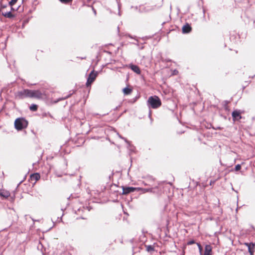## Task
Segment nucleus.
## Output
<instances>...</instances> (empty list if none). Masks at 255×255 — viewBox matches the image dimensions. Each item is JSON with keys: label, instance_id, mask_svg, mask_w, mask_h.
Segmentation results:
<instances>
[{"label": "nucleus", "instance_id": "nucleus-26", "mask_svg": "<svg viewBox=\"0 0 255 255\" xmlns=\"http://www.w3.org/2000/svg\"><path fill=\"white\" fill-rule=\"evenodd\" d=\"M249 252L250 254V255H254V251L252 250H249Z\"/></svg>", "mask_w": 255, "mask_h": 255}, {"label": "nucleus", "instance_id": "nucleus-9", "mask_svg": "<svg viewBox=\"0 0 255 255\" xmlns=\"http://www.w3.org/2000/svg\"><path fill=\"white\" fill-rule=\"evenodd\" d=\"M182 30L183 33H187L191 30V27L188 24H186L183 25Z\"/></svg>", "mask_w": 255, "mask_h": 255}, {"label": "nucleus", "instance_id": "nucleus-6", "mask_svg": "<svg viewBox=\"0 0 255 255\" xmlns=\"http://www.w3.org/2000/svg\"><path fill=\"white\" fill-rule=\"evenodd\" d=\"M30 98H41L42 97V94L39 90H29Z\"/></svg>", "mask_w": 255, "mask_h": 255}, {"label": "nucleus", "instance_id": "nucleus-11", "mask_svg": "<svg viewBox=\"0 0 255 255\" xmlns=\"http://www.w3.org/2000/svg\"><path fill=\"white\" fill-rule=\"evenodd\" d=\"M40 178V176L39 173H34L30 175V179L32 181H34L35 183Z\"/></svg>", "mask_w": 255, "mask_h": 255}, {"label": "nucleus", "instance_id": "nucleus-13", "mask_svg": "<svg viewBox=\"0 0 255 255\" xmlns=\"http://www.w3.org/2000/svg\"><path fill=\"white\" fill-rule=\"evenodd\" d=\"M0 196L6 198L10 196V193L9 192L7 191L0 190Z\"/></svg>", "mask_w": 255, "mask_h": 255}, {"label": "nucleus", "instance_id": "nucleus-22", "mask_svg": "<svg viewBox=\"0 0 255 255\" xmlns=\"http://www.w3.org/2000/svg\"><path fill=\"white\" fill-rule=\"evenodd\" d=\"M59 0L61 2H62V3H68L69 2L71 1L72 0Z\"/></svg>", "mask_w": 255, "mask_h": 255}, {"label": "nucleus", "instance_id": "nucleus-7", "mask_svg": "<svg viewBox=\"0 0 255 255\" xmlns=\"http://www.w3.org/2000/svg\"><path fill=\"white\" fill-rule=\"evenodd\" d=\"M136 190H137V188L132 187H123V194H128L130 192H133Z\"/></svg>", "mask_w": 255, "mask_h": 255}, {"label": "nucleus", "instance_id": "nucleus-25", "mask_svg": "<svg viewBox=\"0 0 255 255\" xmlns=\"http://www.w3.org/2000/svg\"><path fill=\"white\" fill-rule=\"evenodd\" d=\"M195 243V241L194 240L190 241L187 243V245H190Z\"/></svg>", "mask_w": 255, "mask_h": 255}, {"label": "nucleus", "instance_id": "nucleus-8", "mask_svg": "<svg viewBox=\"0 0 255 255\" xmlns=\"http://www.w3.org/2000/svg\"><path fill=\"white\" fill-rule=\"evenodd\" d=\"M129 67L133 72H134L136 74H140V70L137 66L135 65L130 64Z\"/></svg>", "mask_w": 255, "mask_h": 255}, {"label": "nucleus", "instance_id": "nucleus-17", "mask_svg": "<svg viewBox=\"0 0 255 255\" xmlns=\"http://www.w3.org/2000/svg\"><path fill=\"white\" fill-rule=\"evenodd\" d=\"M245 245L248 247V250H252L255 245L254 243H246Z\"/></svg>", "mask_w": 255, "mask_h": 255}, {"label": "nucleus", "instance_id": "nucleus-24", "mask_svg": "<svg viewBox=\"0 0 255 255\" xmlns=\"http://www.w3.org/2000/svg\"><path fill=\"white\" fill-rule=\"evenodd\" d=\"M3 8V9H6L7 8H8V5H6L1 4L0 8Z\"/></svg>", "mask_w": 255, "mask_h": 255}, {"label": "nucleus", "instance_id": "nucleus-19", "mask_svg": "<svg viewBox=\"0 0 255 255\" xmlns=\"http://www.w3.org/2000/svg\"><path fill=\"white\" fill-rule=\"evenodd\" d=\"M118 136L119 137H120L122 139H123L126 143H127L128 144H129V142L125 138L122 137L121 135H120L119 133H118Z\"/></svg>", "mask_w": 255, "mask_h": 255}, {"label": "nucleus", "instance_id": "nucleus-12", "mask_svg": "<svg viewBox=\"0 0 255 255\" xmlns=\"http://www.w3.org/2000/svg\"><path fill=\"white\" fill-rule=\"evenodd\" d=\"M232 117L234 119H240L241 118V116L240 115V113L238 111H234L232 112Z\"/></svg>", "mask_w": 255, "mask_h": 255}, {"label": "nucleus", "instance_id": "nucleus-5", "mask_svg": "<svg viewBox=\"0 0 255 255\" xmlns=\"http://www.w3.org/2000/svg\"><path fill=\"white\" fill-rule=\"evenodd\" d=\"M11 10L10 9L7 8L6 9L0 8V11L1 14L5 17L11 18L14 16L13 14L11 13Z\"/></svg>", "mask_w": 255, "mask_h": 255}, {"label": "nucleus", "instance_id": "nucleus-3", "mask_svg": "<svg viewBox=\"0 0 255 255\" xmlns=\"http://www.w3.org/2000/svg\"><path fill=\"white\" fill-rule=\"evenodd\" d=\"M29 90H23L18 91L15 94V97L17 99H23L26 97H30Z\"/></svg>", "mask_w": 255, "mask_h": 255}, {"label": "nucleus", "instance_id": "nucleus-16", "mask_svg": "<svg viewBox=\"0 0 255 255\" xmlns=\"http://www.w3.org/2000/svg\"><path fill=\"white\" fill-rule=\"evenodd\" d=\"M123 91V92L125 94V95H129L130 94L132 90H131V89H130L128 87H126V88H125Z\"/></svg>", "mask_w": 255, "mask_h": 255}, {"label": "nucleus", "instance_id": "nucleus-14", "mask_svg": "<svg viewBox=\"0 0 255 255\" xmlns=\"http://www.w3.org/2000/svg\"><path fill=\"white\" fill-rule=\"evenodd\" d=\"M17 1V0H11L8 4V8L13 10L12 6Z\"/></svg>", "mask_w": 255, "mask_h": 255}, {"label": "nucleus", "instance_id": "nucleus-21", "mask_svg": "<svg viewBox=\"0 0 255 255\" xmlns=\"http://www.w3.org/2000/svg\"><path fill=\"white\" fill-rule=\"evenodd\" d=\"M147 250L148 252H149L150 251H153V247L151 246H148L147 247Z\"/></svg>", "mask_w": 255, "mask_h": 255}, {"label": "nucleus", "instance_id": "nucleus-4", "mask_svg": "<svg viewBox=\"0 0 255 255\" xmlns=\"http://www.w3.org/2000/svg\"><path fill=\"white\" fill-rule=\"evenodd\" d=\"M97 72H94V71H92L88 76L87 78L86 86L88 87L95 81L96 77L97 76Z\"/></svg>", "mask_w": 255, "mask_h": 255}, {"label": "nucleus", "instance_id": "nucleus-23", "mask_svg": "<svg viewBox=\"0 0 255 255\" xmlns=\"http://www.w3.org/2000/svg\"><path fill=\"white\" fill-rule=\"evenodd\" d=\"M197 246L199 248V251L200 252H201L202 250V246H201L200 244H199V243H197Z\"/></svg>", "mask_w": 255, "mask_h": 255}, {"label": "nucleus", "instance_id": "nucleus-18", "mask_svg": "<svg viewBox=\"0 0 255 255\" xmlns=\"http://www.w3.org/2000/svg\"><path fill=\"white\" fill-rule=\"evenodd\" d=\"M29 109L32 111H36L37 110V106L35 104H32L30 106Z\"/></svg>", "mask_w": 255, "mask_h": 255}, {"label": "nucleus", "instance_id": "nucleus-15", "mask_svg": "<svg viewBox=\"0 0 255 255\" xmlns=\"http://www.w3.org/2000/svg\"><path fill=\"white\" fill-rule=\"evenodd\" d=\"M152 188H137V190H141L143 193H146L147 192H152Z\"/></svg>", "mask_w": 255, "mask_h": 255}, {"label": "nucleus", "instance_id": "nucleus-1", "mask_svg": "<svg viewBox=\"0 0 255 255\" xmlns=\"http://www.w3.org/2000/svg\"><path fill=\"white\" fill-rule=\"evenodd\" d=\"M147 104L149 108L156 109L161 106V102L158 97L150 96L148 98Z\"/></svg>", "mask_w": 255, "mask_h": 255}, {"label": "nucleus", "instance_id": "nucleus-20", "mask_svg": "<svg viewBox=\"0 0 255 255\" xmlns=\"http://www.w3.org/2000/svg\"><path fill=\"white\" fill-rule=\"evenodd\" d=\"M241 166L240 164H237L235 166V169L236 171H239L241 169Z\"/></svg>", "mask_w": 255, "mask_h": 255}, {"label": "nucleus", "instance_id": "nucleus-10", "mask_svg": "<svg viewBox=\"0 0 255 255\" xmlns=\"http://www.w3.org/2000/svg\"><path fill=\"white\" fill-rule=\"evenodd\" d=\"M212 247L210 245H207L205 248L204 255H211Z\"/></svg>", "mask_w": 255, "mask_h": 255}, {"label": "nucleus", "instance_id": "nucleus-2", "mask_svg": "<svg viewBox=\"0 0 255 255\" xmlns=\"http://www.w3.org/2000/svg\"><path fill=\"white\" fill-rule=\"evenodd\" d=\"M27 125V121L23 118H17L14 122L15 128L18 130L26 128Z\"/></svg>", "mask_w": 255, "mask_h": 255}]
</instances>
